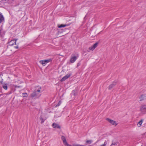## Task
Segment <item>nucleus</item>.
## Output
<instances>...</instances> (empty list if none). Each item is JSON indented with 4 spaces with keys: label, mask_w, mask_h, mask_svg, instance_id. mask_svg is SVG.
I'll list each match as a JSON object with an SVG mask.
<instances>
[{
    "label": "nucleus",
    "mask_w": 146,
    "mask_h": 146,
    "mask_svg": "<svg viewBox=\"0 0 146 146\" xmlns=\"http://www.w3.org/2000/svg\"><path fill=\"white\" fill-rule=\"evenodd\" d=\"M41 89V86H38L35 87V89L30 95L32 99H35L40 98L42 92Z\"/></svg>",
    "instance_id": "f257e3e1"
},
{
    "label": "nucleus",
    "mask_w": 146,
    "mask_h": 146,
    "mask_svg": "<svg viewBox=\"0 0 146 146\" xmlns=\"http://www.w3.org/2000/svg\"><path fill=\"white\" fill-rule=\"evenodd\" d=\"M78 56L79 55L78 54H77V56H72V55L70 57V62L71 63H73L76 61Z\"/></svg>",
    "instance_id": "f03ea898"
},
{
    "label": "nucleus",
    "mask_w": 146,
    "mask_h": 146,
    "mask_svg": "<svg viewBox=\"0 0 146 146\" xmlns=\"http://www.w3.org/2000/svg\"><path fill=\"white\" fill-rule=\"evenodd\" d=\"M52 59H49L48 60H40L39 61V62L41 64L43 65L44 66L48 62L51 61Z\"/></svg>",
    "instance_id": "7ed1b4c3"
},
{
    "label": "nucleus",
    "mask_w": 146,
    "mask_h": 146,
    "mask_svg": "<svg viewBox=\"0 0 146 146\" xmlns=\"http://www.w3.org/2000/svg\"><path fill=\"white\" fill-rule=\"evenodd\" d=\"M140 111L143 114L146 113V105H142L140 108Z\"/></svg>",
    "instance_id": "20e7f679"
},
{
    "label": "nucleus",
    "mask_w": 146,
    "mask_h": 146,
    "mask_svg": "<svg viewBox=\"0 0 146 146\" xmlns=\"http://www.w3.org/2000/svg\"><path fill=\"white\" fill-rule=\"evenodd\" d=\"M106 120L108 121L110 123L113 125H116L118 124V123L116 122L115 121L111 120L109 118H106Z\"/></svg>",
    "instance_id": "39448f33"
},
{
    "label": "nucleus",
    "mask_w": 146,
    "mask_h": 146,
    "mask_svg": "<svg viewBox=\"0 0 146 146\" xmlns=\"http://www.w3.org/2000/svg\"><path fill=\"white\" fill-rule=\"evenodd\" d=\"M117 81H114L112 84H111L109 86L108 89L110 90L112 89L114 86L116 84Z\"/></svg>",
    "instance_id": "423d86ee"
},
{
    "label": "nucleus",
    "mask_w": 146,
    "mask_h": 146,
    "mask_svg": "<svg viewBox=\"0 0 146 146\" xmlns=\"http://www.w3.org/2000/svg\"><path fill=\"white\" fill-rule=\"evenodd\" d=\"M98 44V42H96L93 45L90 47L89 48V49L90 50L93 51L97 47Z\"/></svg>",
    "instance_id": "0eeeda50"
},
{
    "label": "nucleus",
    "mask_w": 146,
    "mask_h": 146,
    "mask_svg": "<svg viewBox=\"0 0 146 146\" xmlns=\"http://www.w3.org/2000/svg\"><path fill=\"white\" fill-rule=\"evenodd\" d=\"M71 76L70 74H68L62 78L60 80L61 82H63L69 77Z\"/></svg>",
    "instance_id": "6e6552de"
},
{
    "label": "nucleus",
    "mask_w": 146,
    "mask_h": 146,
    "mask_svg": "<svg viewBox=\"0 0 146 146\" xmlns=\"http://www.w3.org/2000/svg\"><path fill=\"white\" fill-rule=\"evenodd\" d=\"M17 40V39L11 40L9 42V45L11 46L13 45L14 44H16V41Z\"/></svg>",
    "instance_id": "1a4fd4ad"
},
{
    "label": "nucleus",
    "mask_w": 146,
    "mask_h": 146,
    "mask_svg": "<svg viewBox=\"0 0 146 146\" xmlns=\"http://www.w3.org/2000/svg\"><path fill=\"white\" fill-rule=\"evenodd\" d=\"M140 101H141L143 100H146V96L145 94H142L139 97Z\"/></svg>",
    "instance_id": "9d476101"
},
{
    "label": "nucleus",
    "mask_w": 146,
    "mask_h": 146,
    "mask_svg": "<svg viewBox=\"0 0 146 146\" xmlns=\"http://www.w3.org/2000/svg\"><path fill=\"white\" fill-rule=\"evenodd\" d=\"M52 126L54 128L60 129V127L58 124L56 123H53L52 124Z\"/></svg>",
    "instance_id": "9b49d317"
},
{
    "label": "nucleus",
    "mask_w": 146,
    "mask_h": 146,
    "mask_svg": "<svg viewBox=\"0 0 146 146\" xmlns=\"http://www.w3.org/2000/svg\"><path fill=\"white\" fill-rule=\"evenodd\" d=\"M4 18L3 15L2 13H0V24L3 21H4Z\"/></svg>",
    "instance_id": "f8f14e48"
},
{
    "label": "nucleus",
    "mask_w": 146,
    "mask_h": 146,
    "mask_svg": "<svg viewBox=\"0 0 146 146\" xmlns=\"http://www.w3.org/2000/svg\"><path fill=\"white\" fill-rule=\"evenodd\" d=\"M143 119H142L139 122H138V123L137 124V125L138 126V127H140V126H141V124L143 123Z\"/></svg>",
    "instance_id": "ddd939ff"
},
{
    "label": "nucleus",
    "mask_w": 146,
    "mask_h": 146,
    "mask_svg": "<svg viewBox=\"0 0 146 146\" xmlns=\"http://www.w3.org/2000/svg\"><path fill=\"white\" fill-rule=\"evenodd\" d=\"M3 76V74H0V83L2 84L3 81V79L2 78V76Z\"/></svg>",
    "instance_id": "4468645a"
},
{
    "label": "nucleus",
    "mask_w": 146,
    "mask_h": 146,
    "mask_svg": "<svg viewBox=\"0 0 146 146\" xmlns=\"http://www.w3.org/2000/svg\"><path fill=\"white\" fill-rule=\"evenodd\" d=\"M68 26V25H67L61 24V25H58V27L59 28H62V27H66V26Z\"/></svg>",
    "instance_id": "2eb2a0df"
},
{
    "label": "nucleus",
    "mask_w": 146,
    "mask_h": 146,
    "mask_svg": "<svg viewBox=\"0 0 146 146\" xmlns=\"http://www.w3.org/2000/svg\"><path fill=\"white\" fill-rule=\"evenodd\" d=\"M5 34V32L1 30H0V35L1 36H3Z\"/></svg>",
    "instance_id": "dca6fc26"
},
{
    "label": "nucleus",
    "mask_w": 146,
    "mask_h": 146,
    "mask_svg": "<svg viewBox=\"0 0 146 146\" xmlns=\"http://www.w3.org/2000/svg\"><path fill=\"white\" fill-rule=\"evenodd\" d=\"M22 96L23 97H27L28 94L26 93H23L22 94Z\"/></svg>",
    "instance_id": "f3484780"
},
{
    "label": "nucleus",
    "mask_w": 146,
    "mask_h": 146,
    "mask_svg": "<svg viewBox=\"0 0 146 146\" xmlns=\"http://www.w3.org/2000/svg\"><path fill=\"white\" fill-rule=\"evenodd\" d=\"M3 88L5 90H7V84H5L4 85H3Z\"/></svg>",
    "instance_id": "a211bd4d"
},
{
    "label": "nucleus",
    "mask_w": 146,
    "mask_h": 146,
    "mask_svg": "<svg viewBox=\"0 0 146 146\" xmlns=\"http://www.w3.org/2000/svg\"><path fill=\"white\" fill-rule=\"evenodd\" d=\"M92 142V140H87L86 143L88 144H90Z\"/></svg>",
    "instance_id": "6ab92c4d"
},
{
    "label": "nucleus",
    "mask_w": 146,
    "mask_h": 146,
    "mask_svg": "<svg viewBox=\"0 0 146 146\" xmlns=\"http://www.w3.org/2000/svg\"><path fill=\"white\" fill-rule=\"evenodd\" d=\"M61 103H62V102H61V101H60L59 102H58V104H57L56 106L55 107H58V106H60V105L61 104Z\"/></svg>",
    "instance_id": "aec40b11"
},
{
    "label": "nucleus",
    "mask_w": 146,
    "mask_h": 146,
    "mask_svg": "<svg viewBox=\"0 0 146 146\" xmlns=\"http://www.w3.org/2000/svg\"><path fill=\"white\" fill-rule=\"evenodd\" d=\"M117 143L114 142V143H112L110 146H117Z\"/></svg>",
    "instance_id": "412c9836"
},
{
    "label": "nucleus",
    "mask_w": 146,
    "mask_h": 146,
    "mask_svg": "<svg viewBox=\"0 0 146 146\" xmlns=\"http://www.w3.org/2000/svg\"><path fill=\"white\" fill-rule=\"evenodd\" d=\"M40 119L41 121V123H42L44 121V120L42 117H40Z\"/></svg>",
    "instance_id": "4be33fe9"
},
{
    "label": "nucleus",
    "mask_w": 146,
    "mask_h": 146,
    "mask_svg": "<svg viewBox=\"0 0 146 146\" xmlns=\"http://www.w3.org/2000/svg\"><path fill=\"white\" fill-rule=\"evenodd\" d=\"M81 64L80 63V62H79L77 64V67H78Z\"/></svg>",
    "instance_id": "5701e85b"
},
{
    "label": "nucleus",
    "mask_w": 146,
    "mask_h": 146,
    "mask_svg": "<svg viewBox=\"0 0 146 146\" xmlns=\"http://www.w3.org/2000/svg\"><path fill=\"white\" fill-rule=\"evenodd\" d=\"M74 92L75 91L74 90L72 91V93L74 94H73L74 96L75 95V94L74 93Z\"/></svg>",
    "instance_id": "b1692460"
},
{
    "label": "nucleus",
    "mask_w": 146,
    "mask_h": 146,
    "mask_svg": "<svg viewBox=\"0 0 146 146\" xmlns=\"http://www.w3.org/2000/svg\"><path fill=\"white\" fill-rule=\"evenodd\" d=\"M15 47L16 48H18V46H15Z\"/></svg>",
    "instance_id": "393cba45"
},
{
    "label": "nucleus",
    "mask_w": 146,
    "mask_h": 146,
    "mask_svg": "<svg viewBox=\"0 0 146 146\" xmlns=\"http://www.w3.org/2000/svg\"><path fill=\"white\" fill-rule=\"evenodd\" d=\"M18 87L19 88V86H16V87Z\"/></svg>",
    "instance_id": "a878e982"
}]
</instances>
